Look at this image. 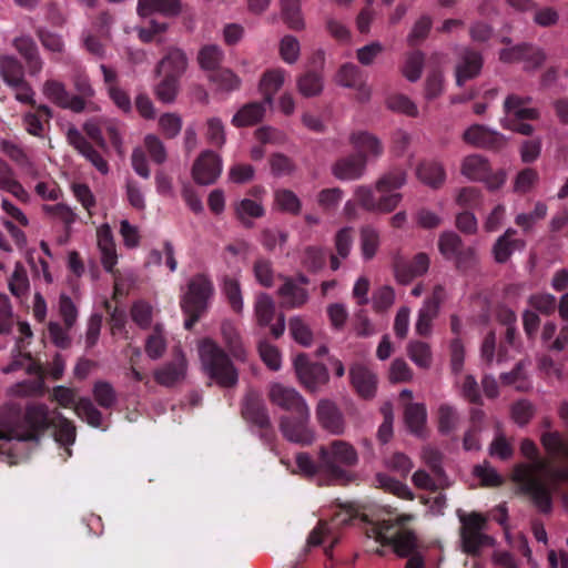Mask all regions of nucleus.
Instances as JSON below:
<instances>
[{
  "mask_svg": "<svg viewBox=\"0 0 568 568\" xmlns=\"http://www.w3.org/2000/svg\"><path fill=\"white\" fill-rule=\"evenodd\" d=\"M520 452L530 459V463L517 465L513 479L521 491L530 497L540 513L548 514L552 509L551 493L559 480L568 478V470L555 468L545 459L537 457V447L529 439L521 442Z\"/></svg>",
  "mask_w": 568,
  "mask_h": 568,
  "instance_id": "obj_1",
  "label": "nucleus"
},
{
  "mask_svg": "<svg viewBox=\"0 0 568 568\" xmlns=\"http://www.w3.org/2000/svg\"><path fill=\"white\" fill-rule=\"evenodd\" d=\"M51 424L49 408L43 404L28 406L23 420L20 408L8 405L0 409V452L11 440L37 439V433Z\"/></svg>",
  "mask_w": 568,
  "mask_h": 568,
  "instance_id": "obj_2",
  "label": "nucleus"
},
{
  "mask_svg": "<svg viewBox=\"0 0 568 568\" xmlns=\"http://www.w3.org/2000/svg\"><path fill=\"white\" fill-rule=\"evenodd\" d=\"M201 366L205 375L222 387H232L239 381V374L229 355L213 339L203 338L197 343Z\"/></svg>",
  "mask_w": 568,
  "mask_h": 568,
  "instance_id": "obj_3",
  "label": "nucleus"
},
{
  "mask_svg": "<svg viewBox=\"0 0 568 568\" xmlns=\"http://www.w3.org/2000/svg\"><path fill=\"white\" fill-rule=\"evenodd\" d=\"M413 519L412 515H403L394 519H384L374 524L367 536L382 545H392L394 551L400 557H407L417 548V539L413 531L404 530L399 526Z\"/></svg>",
  "mask_w": 568,
  "mask_h": 568,
  "instance_id": "obj_4",
  "label": "nucleus"
},
{
  "mask_svg": "<svg viewBox=\"0 0 568 568\" xmlns=\"http://www.w3.org/2000/svg\"><path fill=\"white\" fill-rule=\"evenodd\" d=\"M357 460L356 449L345 440L335 439L318 448V468L334 480H344L345 468L356 465Z\"/></svg>",
  "mask_w": 568,
  "mask_h": 568,
  "instance_id": "obj_5",
  "label": "nucleus"
},
{
  "mask_svg": "<svg viewBox=\"0 0 568 568\" xmlns=\"http://www.w3.org/2000/svg\"><path fill=\"white\" fill-rule=\"evenodd\" d=\"M406 173L400 170L387 172L376 180V214H388L397 209L403 200V194L397 190L406 184Z\"/></svg>",
  "mask_w": 568,
  "mask_h": 568,
  "instance_id": "obj_6",
  "label": "nucleus"
},
{
  "mask_svg": "<svg viewBox=\"0 0 568 568\" xmlns=\"http://www.w3.org/2000/svg\"><path fill=\"white\" fill-rule=\"evenodd\" d=\"M462 527V545L465 552L476 555L483 547L493 545V538L483 534L485 518L476 513L468 516L458 510Z\"/></svg>",
  "mask_w": 568,
  "mask_h": 568,
  "instance_id": "obj_7",
  "label": "nucleus"
},
{
  "mask_svg": "<svg viewBox=\"0 0 568 568\" xmlns=\"http://www.w3.org/2000/svg\"><path fill=\"white\" fill-rule=\"evenodd\" d=\"M213 284L204 274L194 275L187 283V290L182 295L181 307L184 313H202L213 295Z\"/></svg>",
  "mask_w": 568,
  "mask_h": 568,
  "instance_id": "obj_8",
  "label": "nucleus"
},
{
  "mask_svg": "<svg viewBox=\"0 0 568 568\" xmlns=\"http://www.w3.org/2000/svg\"><path fill=\"white\" fill-rule=\"evenodd\" d=\"M26 369L29 374L37 375L34 381L22 382L13 385L10 388L11 394L17 396H32L41 393L43 387V381L41 377L40 366L31 358L29 354H19L13 361L2 368L4 374L16 372L18 369Z\"/></svg>",
  "mask_w": 568,
  "mask_h": 568,
  "instance_id": "obj_9",
  "label": "nucleus"
},
{
  "mask_svg": "<svg viewBox=\"0 0 568 568\" xmlns=\"http://www.w3.org/2000/svg\"><path fill=\"white\" fill-rule=\"evenodd\" d=\"M295 417L283 416L280 420V429L283 436L292 443L311 445L315 440V433L308 426L311 413L307 407V417L303 412H295Z\"/></svg>",
  "mask_w": 568,
  "mask_h": 568,
  "instance_id": "obj_10",
  "label": "nucleus"
},
{
  "mask_svg": "<svg viewBox=\"0 0 568 568\" xmlns=\"http://www.w3.org/2000/svg\"><path fill=\"white\" fill-rule=\"evenodd\" d=\"M221 156L211 151H203L195 160L192 169V175L196 183L201 185H210L214 183L222 173Z\"/></svg>",
  "mask_w": 568,
  "mask_h": 568,
  "instance_id": "obj_11",
  "label": "nucleus"
},
{
  "mask_svg": "<svg viewBox=\"0 0 568 568\" xmlns=\"http://www.w3.org/2000/svg\"><path fill=\"white\" fill-rule=\"evenodd\" d=\"M349 382L356 394L364 398L371 399L375 397L377 392V375L366 364L356 362L348 369Z\"/></svg>",
  "mask_w": 568,
  "mask_h": 568,
  "instance_id": "obj_12",
  "label": "nucleus"
},
{
  "mask_svg": "<svg viewBox=\"0 0 568 568\" xmlns=\"http://www.w3.org/2000/svg\"><path fill=\"white\" fill-rule=\"evenodd\" d=\"M294 367L300 382L311 390H316L328 379L326 367L323 364L310 362L305 354L296 356Z\"/></svg>",
  "mask_w": 568,
  "mask_h": 568,
  "instance_id": "obj_13",
  "label": "nucleus"
},
{
  "mask_svg": "<svg viewBox=\"0 0 568 568\" xmlns=\"http://www.w3.org/2000/svg\"><path fill=\"white\" fill-rule=\"evenodd\" d=\"M270 400L280 408L295 413L303 412L307 417V404L303 396L293 387L281 383H273L268 390Z\"/></svg>",
  "mask_w": 568,
  "mask_h": 568,
  "instance_id": "obj_14",
  "label": "nucleus"
},
{
  "mask_svg": "<svg viewBox=\"0 0 568 568\" xmlns=\"http://www.w3.org/2000/svg\"><path fill=\"white\" fill-rule=\"evenodd\" d=\"M43 95L63 109H70L74 112H81L85 108V102L82 98L71 95L64 83L54 79H48L42 85Z\"/></svg>",
  "mask_w": 568,
  "mask_h": 568,
  "instance_id": "obj_15",
  "label": "nucleus"
},
{
  "mask_svg": "<svg viewBox=\"0 0 568 568\" xmlns=\"http://www.w3.org/2000/svg\"><path fill=\"white\" fill-rule=\"evenodd\" d=\"M320 426L332 435H343L346 429L344 416L337 405L329 399H321L316 406Z\"/></svg>",
  "mask_w": 568,
  "mask_h": 568,
  "instance_id": "obj_16",
  "label": "nucleus"
},
{
  "mask_svg": "<svg viewBox=\"0 0 568 568\" xmlns=\"http://www.w3.org/2000/svg\"><path fill=\"white\" fill-rule=\"evenodd\" d=\"M186 372L185 355L180 348H175L173 359L154 372V379L162 386L171 387L184 381Z\"/></svg>",
  "mask_w": 568,
  "mask_h": 568,
  "instance_id": "obj_17",
  "label": "nucleus"
},
{
  "mask_svg": "<svg viewBox=\"0 0 568 568\" xmlns=\"http://www.w3.org/2000/svg\"><path fill=\"white\" fill-rule=\"evenodd\" d=\"M463 140L469 145L486 149H500L507 142L505 135L481 124L467 128Z\"/></svg>",
  "mask_w": 568,
  "mask_h": 568,
  "instance_id": "obj_18",
  "label": "nucleus"
},
{
  "mask_svg": "<svg viewBox=\"0 0 568 568\" xmlns=\"http://www.w3.org/2000/svg\"><path fill=\"white\" fill-rule=\"evenodd\" d=\"M189 67L185 52L178 47H169L162 59L158 62L155 72L160 77L181 79Z\"/></svg>",
  "mask_w": 568,
  "mask_h": 568,
  "instance_id": "obj_19",
  "label": "nucleus"
},
{
  "mask_svg": "<svg viewBox=\"0 0 568 568\" xmlns=\"http://www.w3.org/2000/svg\"><path fill=\"white\" fill-rule=\"evenodd\" d=\"M12 45L24 59L30 75H39L43 68V60L33 38L29 34H21L12 40Z\"/></svg>",
  "mask_w": 568,
  "mask_h": 568,
  "instance_id": "obj_20",
  "label": "nucleus"
},
{
  "mask_svg": "<svg viewBox=\"0 0 568 568\" xmlns=\"http://www.w3.org/2000/svg\"><path fill=\"white\" fill-rule=\"evenodd\" d=\"M481 68L483 58L480 53L468 48L462 49L455 68L457 85L460 87L466 81L477 77Z\"/></svg>",
  "mask_w": 568,
  "mask_h": 568,
  "instance_id": "obj_21",
  "label": "nucleus"
},
{
  "mask_svg": "<svg viewBox=\"0 0 568 568\" xmlns=\"http://www.w3.org/2000/svg\"><path fill=\"white\" fill-rule=\"evenodd\" d=\"M287 77V71L280 67L271 68L263 72L258 81V91L265 103L268 105L273 104L275 95L285 84Z\"/></svg>",
  "mask_w": 568,
  "mask_h": 568,
  "instance_id": "obj_22",
  "label": "nucleus"
},
{
  "mask_svg": "<svg viewBox=\"0 0 568 568\" xmlns=\"http://www.w3.org/2000/svg\"><path fill=\"white\" fill-rule=\"evenodd\" d=\"M366 171V160L363 156L352 154L338 159L332 165V174L341 181H355L361 179Z\"/></svg>",
  "mask_w": 568,
  "mask_h": 568,
  "instance_id": "obj_23",
  "label": "nucleus"
},
{
  "mask_svg": "<svg viewBox=\"0 0 568 568\" xmlns=\"http://www.w3.org/2000/svg\"><path fill=\"white\" fill-rule=\"evenodd\" d=\"M416 176L424 185L438 190L444 186L447 173L442 162L425 160L416 166Z\"/></svg>",
  "mask_w": 568,
  "mask_h": 568,
  "instance_id": "obj_24",
  "label": "nucleus"
},
{
  "mask_svg": "<svg viewBox=\"0 0 568 568\" xmlns=\"http://www.w3.org/2000/svg\"><path fill=\"white\" fill-rule=\"evenodd\" d=\"M430 258L426 253L416 254L410 262L397 264L395 267L396 281L400 284H408L414 278L423 276L428 272Z\"/></svg>",
  "mask_w": 568,
  "mask_h": 568,
  "instance_id": "obj_25",
  "label": "nucleus"
},
{
  "mask_svg": "<svg viewBox=\"0 0 568 568\" xmlns=\"http://www.w3.org/2000/svg\"><path fill=\"white\" fill-rule=\"evenodd\" d=\"M98 247L104 270L112 273L118 263V254L112 231L109 224H102L97 230Z\"/></svg>",
  "mask_w": 568,
  "mask_h": 568,
  "instance_id": "obj_26",
  "label": "nucleus"
},
{
  "mask_svg": "<svg viewBox=\"0 0 568 568\" xmlns=\"http://www.w3.org/2000/svg\"><path fill=\"white\" fill-rule=\"evenodd\" d=\"M0 191L8 192L22 203H29L30 193L17 179L13 169L0 159Z\"/></svg>",
  "mask_w": 568,
  "mask_h": 568,
  "instance_id": "obj_27",
  "label": "nucleus"
},
{
  "mask_svg": "<svg viewBox=\"0 0 568 568\" xmlns=\"http://www.w3.org/2000/svg\"><path fill=\"white\" fill-rule=\"evenodd\" d=\"M349 142L356 150L362 153L358 155L365 158L366 162L369 159H376L381 156L384 151L379 139L367 131H358L352 133L349 136Z\"/></svg>",
  "mask_w": 568,
  "mask_h": 568,
  "instance_id": "obj_28",
  "label": "nucleus"
},
{
  "mask_svg": "<svg viewBox=\"0 0 568 568\" xmlns=\"http://www.w3.org/2000/svg\"><path fill=\"white\" fill-rule=\"evenodd\" d=\"M530 98L510 94L504 102L506 118L513 120H534L539 116L537 109L529 106Z\"/></svg>",
  "mask_w": 568,
  "mask_h": 568,
  "instance_id": "obj_29",
  "label": "nucleus"
},
{
  "mask_svg": "<svg viewBox=\"0 0 568 568\" xmlns=\"http://www.w3.org/2000/svg\"><path fill=\"white\" fill-rule=\"evenodd\" d=\"M270 106L265 101L244 104L232 118V124L236 128L252 126L261 122Z\"/></svg>",
  "mask_w": 568,
  "mask_h": 568,
  "instance_id": "obj_30",
  "label": "nucleus"
},
{
  "mask_svg": "<svg viewBox=\"0 0 568 568\" xmlns=\"http://www.w3.org/2000/svg\"><path fill=\"white\" fill-rule=\"evenodd\" d=\"M277 293L283 298V305L291 308L300 307L308 300L307 291L290 277L284 278Z\"/></svg>",
  "mask_w": 568,
  "mask_h": 568,
  "instance_id": "obj_31",
  "label": "nucleus"
},
{
  "mask_svg": "<svg viewBox=\"0 0 568 568\" xmlns=\"http://www.w3.org/2000/svg\"><path fill=\"white\" fill-rule=\"evenodd\" d=\"M515 234L516 230L508 229L498 237L493 247V254L496 262L505 263L516 250L524 248L525 242L523 240H511V236Z\"/></svg>",
  "mask_w": 568,
  "mask_h": 568,
  "instance_id": "obj_32",
  "label": "nucleus"
},
{
  "mask_svg": "<svg viewBox=\"0 0 568 568\" xmlns=\"http://www.w3.org/2000/svg\"><path fill=\"white\" fill-rule=\"evenodd\" d=\"M234 211L236 217L246 227L252 226L253 219L262 217L265 214V209L260 200H252L247 197L235 202Z\"/></svg>",
  "mask_w": 568,
  "mask_h": 568,
  "instance_id": "obj_33",
  "label": "nucleus"
},
{
  "mask_svg": "<svg viewBox=\"0 0 568 568\" xmlns=\"http://www.w3.org/2000/svg\"><path fill=\"white\" fill-rule=\"evenodd\" d=\"M181 11L179 0H139L138 13L141 17H148L154 12L165 16H176Z\"/></svg>",
  "mask_w": 568,
  "mask_h": 568,
  "instance_id": "obj_34",
  "label": "nucleus"
},
{
  "mask_svg": "<svg viewBox=\"0 0 568 568\" xmlns=\"http://www.w3.org/2000/svg\"><path fill=\"white\" fill-rule=\"evenodd\" d=\"M490 165L481 155L471 154L466 156L460 166V172L464 176L473 181H481L488 176Z\"/></svg>",
  "mask_w": 568,
  "mask_h": 568,
  "instance_id": "obj_35",
  "label": "nucleus"
},
{
  "mask_svg": "<svg viewBox=\"0 0 568 568\" xmlns=\"http://www.w3.org/2000/svg\"><path fill=\"white\" fill-rule=\"evenodd\" d=\"M221 334L231 355L236 361L244 362L246 359V351L234 324L230 321H224L221 325Z\"/></svg>",
  "mask_w": 568,
  "mask_h": 568,
  "instance_id": "obj_36",
  "label": "nucleus"
},
{
  "mask_svg": "<svg viewBox=\"0 0 568 568\" xmlns=\"http://www.w3.org/2000/svg\"><path fill=\"white\" fill-rule=\"evenodd\" d=\"M297 91L304 98L317 97L323 92L324 80L316 71H306L296 78Z\"/></svg>",
  "mask_w": 568,
  "mask_h": 568,
  "instance_id": "obj_37",
  "label": "nucleus"
},
{
  "mask_svg": "<svg viewBox=\"0 0 568 568\" xmlns=\"http://www.w3.org/2000/svg\"><path fill=\"white\" fill-rule=\"evenodd\" d=\"M280 6L282 19L290 29L300 31L305 28L300 0H281Z\"/></svg>",
  "mask_w": 568,
  "mask_h": 568,
  "instance_id": "obj_38",
  "label": "nucleus"
},
{
  "mask_svg": "<svg viewBox=\"0 0 568 568\" xmlns=\"http://www.w3.org/2000/svg\"><path fill=\"white\" fill-rule=\"evenodd\" d=\"M209 79L219 92L230 93L239 90L242 85L241 78L229 68L216 70Z\"/></svg>",
  "mask_w": 568,
  "mask_h": 568,
  "instance_id": "obj_39",
  "label": "nucleus"
},
{
  "mask_svg": "<svg viewBox=\"0 0 568 568\" xmlns=\"http://www.w3.org/2000/svg\"><path fill=\"white\" fill-rule=\"evenodd\" d=\"M0 77L7 85L18 84L24 77L21 62L13 55H0Z\"/></svg>",
  "mask_w": 568,
  "mask_h": 568,
  "instance_id": "obj_40",
  "label": "nucleus"
},
{
  "mask_svg": "<svg viewBox=\"0 0 568 568\" xmlns=\"http://www.w3.org/2000/svg\"><path fill=\"white\" fill-rule=\"evenodd\" d=\"M425 65V55L420 51H412L405 54L400 72L409 82H417Z\"/></svg>",
  "mask_w": 568,
  "mask_h": 568,
  "instance_id": "obj_41",
  "label": "nucleus"
},
{
  "mask_svg": "<svg viewBox=\"0 0 568 568\" xmlns=\"http://www.w3.org/2000/svg\"><path fill=\"white\" fill-rule=\"evenodd\" d=\"M427 420V412L424 404L413 403L405 408V422L408 429L422 436Z\"/></svg>",
  "mask_w": 568,
  "mask_h": 568,
  "instance_id": "obj_42",
  "label": "nucleus"
},
{
  "mask_svg": "<svg viewBox=\"0 0 568 568\" xmlns=\"http://www.w3.org/2000/svg\"><path fill=\"white\" fill-rule=\"evenodd\" d=\"M54 439L61 446H64L67 456L71 455L70 446L75 442V426L65 417L58 414L57 423L54 424Z\"/></svg>",
  "mask_w": 568,
  "mask_h": 568,
  "instance_id": "obj_43",
  "label": "nucleus"
},
{
  "mask_svg": "<svg viewBox=\"0 0 568 568\" xmlns=\"http://www.w3.org/2000/svg\"><path fill=\"white\" fill-rule=\"evenodd\" d=\"M361 252L364 260H372L379 247L381 235L376 227L372 225H365L359 232Z\"/></svg>",
  "mask_w": 568,
  "mask_h": 568,
  "instance_id": "obj_44",
  "label": "nucleus"
},
{
  "mask_svg": "<svg viewBox=\"0 0 568 568\" xmlns=\"http://www.w3.org/2000/svg\"><path fill=\"white\" fill-rule=\"evenodd\" d=\"M439 310L433 303H424L418 310L415 322V332L419 336H429L433 331V322L438 316Z\"/></svg>",
  "mask_w": 568,
  "mask_h": 568,
  "instance_id": "obj_45",
  "label": "nucleus"
},
{
  "mask_svg": "<svg viewBox=\"0 0 568 568\" xmlns=\"http://www.w3.org/2000/svg\"><path fill=\"white\" fill-rule=\"evenodd\" d=\"M407 355L419 368L428 369L433 363V353L429 344L422 341H410L407 344Z\"/></svg>",
  "mask_w": 568,
  "mask_h": 568,
  "instance_id": "obj_46",
  "label": "nucleus"
},
{
  "mask_svg": "<svg viewBox=\"0 0 568 568\" xmlns=\"http://www.w3.org/2000/svg\"><path fill=\"white\" fill-rule=\"evenodd\" d=\"M224 60V51L217 44H206L197 53V62L205 71H215Z\"/></svg>",
  "mask_w": 568,
  "mask_h": 568,
  "instance_id": "obj_47",
  "label": "nucleus"
},
{
  "mask_svg": "<svg viewBox=\"0 0 568 568\" xmlns=\"http://www.w3.org/2000/svg\"><path fill=\"white\" fill-rule=\"evenodd\" d=\"M168 347L166 338L162 325L156 324L145 341V353L146 355L156 361L161 358Z\"/></svg>",
  "mask_w": 568,
  "mask_h": 568,
  "instance_id": "obj_48",
  "label": "nucleus"
},
{
  "mask_svg": "<svg viewBox=\"0 0 568 568\" xmlns=\"http://www.w3.org/2000/svg\"><path fill=\"white\" fill-rule=\"evenodd\" d=\"M254 313L260 325H268L275 315V303L273 298L266 293L258 294L254 304Z\"/></svg>",
  "mask_w": 568,
  "mask_h": 568,
  "instance_id": "obj_49",
  "label": "nucleus"
},
{
  "mask_svg": "<svg viewBox=\"0 0 568 568\" xmlns=\"http://www.w3.org/2000/svg\"><path fill=\"white\" fill-rule=\"evenodd\" d=\"M74 412L79 418L85 420L93 427H99L102 424L101 413L88 397H81L78 399L74 406Z\"/></svg>",
  "mask_w": 568,
  "mask_h": 568,
  "instance_id": "obj_50",
  "label": "nucleus"
},
{
  "mask_svg": "<svg viewBox=\"0 0 568 568\" xmlns=\"http://www.w3.org/2000/svg\"><path fill=\"white\" fill-rule=\"evenodd\" d=\"M362 79H364L362 70L353 63H344L334 75L336 84L348 89L356 87Z\"/></svg>",
  "mask_w": 568,
  "mask_h": 568,
  "instance_id": "obj_51",
  "label": "nucleus"
},
{
  "mask_svg": "<svg viewBox=\"0 0 568 568\" xmlns=\"http://www.w3.org/2000/svg\"><path fill=\"white\" fill-rule=\"evenodd\" d=\"M460 417L457 409L449 404H442L438 407V430L442 434H450L459 424Z\"/></svg>",
  "mask_w": 568,
  "mask_h": 568,
  "instance_id": "obj_52",
  "label": "nucleus"
},
{
  "mask_svg": "<svg viewBox=\"0 0 568 568\" xmlns=\"http://www.w3.org/2000/svg\"><path fill=\"white\" fill-rule=\"evenodd\" d=\"M222 292L232 310L236 313H242L244 303L239 280L235 277H225L222 284Z\"/></svg>",
  "mask_w": 568,
  "mask_h": 568,
  "instance_id": "obj_53",
  "label": "nucleus"
},
{
  "mask_svg": "<svg viewBox=\"0 0 568 568\" xmlns=\"http://www.w3.org/2000/svg\"><path fill=\"white\" fill-rule=\"evenodd\" d=\"M353 196L356 200L358 206L369 213H375L376 201L378 194L375 190V183L373 185H357L353 191Z\"/></svg>",
  "mask_w": 568,
  "mask_h": 568,
  "instance_id": "obj_54",
  "label": "nucleus"
},
{
  "mask_svg": "<svg viewBox=\"0 0 568 568\" xmlns=\"http://www.w3.org/2000/svg\"><path fill=\"white\" fill-rule=\"evenodd\" d=\"M36 34L44 50L62 54L65 51V43L61 34L47 28H38Z\"/></svg>",
  "mask_w": 568,
  "mask_h": 568,
  "instance_id": "obj_55",
  "label": "nucleus"
},
{
  "mask_svg": "<svg viewBox=\"0 0 568 568\" xmlns=\"http://www.w3.org/2000/svg\"><path fill=\"white\" fill-rule=\"evenodd\" d=\"M161 78V81L154 89L155 97L163 103H172L175 101L180 90V79L171 77Z\"/></svg>",
  "mask_w": 568,
  "mask_h": 568,
  "instance_id": "obj_56",
  "label": "nucleus"
},
{
  "mask_svg": "<svg viewBox=\"0 0 568 568\" xmlns=\"http://www.w3.org/2000/svg\"><path fill=\"white\" fill-rule=\"evenodd\" d=\"M145 152L156 164H163L168 160V150L164 142L155 134L149 133L144 136Z\"/></svg>",
  "mask_w": 568,
  "mask_h": 568,
  "instance_id": "obj_57",
  "label": "nucleus"
},
{
  "mask_svg": "<svg viewBox=\"0 0 568 568\" xmlns=\"http://www.w3.org/2000/svg\"><path fill=\"white\" fill-rule=\"evenodd\" d=\"M386 106L398 113H403L408 116H417V105L404 94H392L386 99Z\"/></svg>",
  "mask_w": 568,
  "mask_h": 568,
  "instance_id": "obj_58",
  "label": "nucleus"
},
{
  "mask_svg": "<svg viewBox=\"0 0 568 568\" xmlns=\"http://www.w3.org/2000/svg\"><path fill=\"white\" fill-rule=\"evenodd\" d=\"M548 207L542 202H537L532 212L530 213H520L515 217V223L520 226L525 232L530 231L534 225L545 219L547 215Z\"/></svg>",
  "mask_w": 568,
  "mask_h": 568,
  "instance_id": "obj_59",
  "label": "nucleus"
},
{
  "mask_svg": "<svg viewBox=\"0 0 568 568\" xmlns=\"http://www.w3.org/2000/svg\"><path fill=\"white\" fill-rule=\"evenodd\" d=\"M463 247L460 237L454 232H444L438 239V250L446 260H453V257Z\"/></svg>",
  "mask_w": 568,
  "mask_h": 568,
  "instance_id": "obj_60",
  "label": "nucleus"
},
{
  "mask_svg": "<svg viewBox=\"0 0 568 568\" xmlns=\"http://www.w3.org/2000/svg\"><path fill=\"white\" fill-rule=\"evenodd\" d=\"M205 139L207 143L216 148H222L225 144V126L221 119L214 116L206 121Z\"/></svg>",
  "mask_w": 568,
  "mask_h": 568,
  "instance_id": "obj_61",
  "label": "nucleus"
},
{
  "mask_svg": "<svg viewBox=\"0 0 568 568\" xmlns=\"http://www.w3.org/2000/svg\"><path fill=\"white\" fill-rule=\"evenodd\" d=\"M159 130L168 139L176 138L182 130V118L176 113H164L158 121Z\"/></svg>",
  "mask_w": 568,
  "mask_h": 568,
  "instance_id": "obj_62",
  "label": "nucleus"
},
{
  "mask_svg": "<svg viewBox=\"0 0 568 568\" xmlns=\"http://www.w3.org/2000/svg\"><path fill=\"white\" fill-rule=\"evenodd\" d=\"M278 52L285 63L294 64L298 60L301 52L298 40L291 34L284 36L280 41Z\"/></svg>",
  "mask_w": 568,
  "mask_h": 568,
  "instance_id": "obj_63",
  "label": "nucleus"
},
{
  "mask_svg": "<svg viewBox=\"0 0 568 568\" xmlns=\"http://www.w3.org/2000/svg\"><path fill=\"white\" fill-rule=\"evenodd\" d=\"M275 203L282 211L291 214H298L302 209L298 196L287 189L277 190L275 192Z\"/></svg>",
  "mask_w": 568,
  "mask_h": 568,
  "instance_id": "obj_64",
  "label": "nucleus"
}]
</instances>
